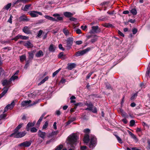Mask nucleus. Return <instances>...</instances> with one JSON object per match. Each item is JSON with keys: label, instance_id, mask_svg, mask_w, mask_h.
<instances>
[{"label": "nucleus", "instance_id": "9", "mask_svg": "<svg viewBox=\"0 0 150 150\" xmlns=\"http://www.w3.org/2000/svg\"><path fill=\"white\" fill-rule=\"evenodd\" d=\"M28 14L32 17H36L38 16V15H42V13L36 11H31L28 12Z\"/></svg>", "mask_w": 150, "mask_h": 150}, {"label": "nucleus", "instance_id": "56", "mask_svg": "<svg viewBox=\"0 0 150 150\" xmlns=\"http://www.w3.org/2000/svg\"><path fill=\"white\" fill-rule=\"evenodd\" d=\"M118 34L120 35L122 37H124V34L122 32H121L120 31L118 30Z\"/></svg>", "mask_w": 150, "mask_h": 150}, {"label": "nucleus", "instance_id": "10", "mask_svg": "<svg viewBox=\"0 0 150 150\" xmlns=\"http://www.w3.org/2000/svg\"><path fill=\"white\" fill-rule=\"evenodd\" d=\"M31 144V141H26L18 144L20 147H28L30 146Z\"/></svg>", "mask_w": 150, "mask_h": 150}, {"label": "nucleus", "instance_id": "53", "mask_svg": "<svg viewBox=\"0 0 150 150\" xmlns=\"http://www.w3.org/2000/svg\"><path fill=\"white\" fill-rule=\"evenodd\" d=\"M58 47L60 49L63 51H64V49L62 47V45L61 44H60L59 45Z\"/></svg>", "mask_w": 150, "mask_h": 150}, {"label": "nucleus", "instance_id": "63", "mask_svg": "<svg viewBox=\"0 0 150 150\" xmlns=\"http://www.w3.org/2000/svg\"><path fill=\"white\" fill-rule=\"evenodd\" d=\"M81 28L83 30H85L86 29L87 26L86 25H85L84 26L82 25Z\"/></svg>", "mask_w": 150, "mask_h": 150}, {"label": "nucleus", "instance_id": "59", "mask_svg": "<svg viewBox=\"0 0 150 150\" xmlns=\"http://www.w3.org/2000/svg\"><path fill=\"white\" fill-rule=\"evenodd\" d=\"M76 19L73 17H71L69 18V20L71 21H75L76 20Z\"/></svg>", "mask_w": 150, "mask_h": 150}, {"label": "nucleus", "instance_id": "25", "mask_svg": "<svg viewBox=\"0 0 150 150\" xmlns=\"http://www.w3.org/2000/svg\"><path fill=\"white\" fill-rule=\"evenodd\" d=\"M8 105H9V106H8V109H12L14 107V105H15V103L14 102V101H12L11 103V104H8Z\"/></svg>", "mask_w": 150, "mask_h": 150}, {"label": "nucleus", "instance_id": "38", "mask_svg": "<svg viewBox=\"0 0 150 150\" xmlns=\"http://www.w3.org/2000/svg\"><path fill=\"white\" fill-rule=\"evenodd\" d=\"M63 146L62 144H60L57 146L55 150H61Z\"/></svg>", "mask_w": 150, "mask_h": 150}, {"label": "nucleus", "instance_id": "50", "mask_svg": "<svg viewBox=\"0 0 150 150\" xmlns=\"http://www.w3.org/2000/svg\"><path fill=\"white\" fill-rule=\"evenodd\" d=\"M13 18V16L12 15H11L10 17V18L8 19V22L10 23H12V18Z\"/></svg>", "mask_w": 150, "mask_h": 150}, {"label": "nucleus", "instance_id": "27", "mask_svg": "<svg viewBox=\"0 0 150 150\" xmlns=\"http://www.w3.org/2000/svg\"><path fill=\"white\" fill-rule=\"evenodd\" d=\"M49 51L52 52H54L55 50L54 48V45L52 44L50 45L49 47Z\"/></svg>", "mask_w": 150, "mask_h": 150}, {"label": "nucleus", "instance_id": "33", "mask_svg": "<svg viewBox=\"0 0 150 150\" xmlns=\"http://www.w3.org/2000/svg\"><path fill=\"white\" fill-rule=\"evenodd\" d=\"M6 116V114H3L0 115V124L1 123V120L4 119Z\"/></svg>", "mask_w": 150, "mask_h": 150}, {"label": "nucleus", "instance_id": "32", "mask_svg": "<svg viewBox=\"0 0 150 150\" xmlns=\"http://www.w3.org/2000/svg\"><path fill=\"white\" fill-rule=\"evenodd\" d=\"M29 1V0H17L16 2L15 3V4H18L20 2H21L23 3H26L27 2H28Z\"/></svg>", "mask_w": 150, "mask_h": 150}, {"label": "nucleus", "instance_id": "8", "mask_svg": "<svg viewBox=\"0 0 150 150\" xmlns=\"http://www.w3.org/2000/svg\"><path fill=\"white\" fill-rule=\"evenodd\" d=\"M19 43L23 45L28 48H31L33 47V44L29 41H26L25 42L21 41L19 42Z\"/></svg>", "mask_w": 150, "mask_h": 150}, {"label": "nucleus", "instance_id": "35", "mask_svg": "<svg viewBox=\"0 0 150 150\" xmlns=\"http://www.w3.org/2000/svg\"><path fill=\"white\" fill-rule=\"evenodd\" d=\"M130 12L132 13L134 15H135L137 14V10L133 8L130 11Z\"/></svg>", "mask_w": 150, "mask_h": 150}, {"label": "nucleus", "instance_id": "14", "mask_svg": "<svg viewBox=\"0 0 150 150\" xmlns=\"http://www.w3.org/2000/svg\"><path fill=\"white\" fill-rule=\"evenodd\" d=\"M53 16L54 17H57V19L55 18V20L54 21H62L63 19L62 17L60 16V15L57 13H55L53 14Z\"/></svg>", "mask_w": 150, "mask_h": 150}, {"label": "nucleus", "instance_id": "3", "mask_svg": "<svg viewBox=\"0 0 150 150\" xmlns=\"http://www.w3.org/2000/svg\"><path fill=\"white\" fill-rule=\"evenodd\" d=\"M84 104L88 107L87 108L85 109L86 110L92 111V112L94 113L97 112L96 108L95 107L93 108V105L91 102L86 101L85 103Z\"/></svg>", "mask_w": 150, "mask_h": 150}, {"label": "nucleus", "instance_id": "22", "mask_svg": "<svg viewBox=\"0 0 150 150\" xmlns=\"http://www.w3.org/2000/svg\"><path fill=\"white\" fill-rule=\"evenodd\" d=\"M43 55V53L42 51L41 50H39L35 54V56L37 57H40Z\"/></svg>", "mask_w": 150, "mask_h": 150}, {"label": "nucleus", "instance_id": "15", "mask_svg": "<svg viewBox=\"0 0 150 150\" xmlns=\"http://www.w3.org/2000/svg\"><path fill=\"white\" fill-rule=\"evenodd\" d=\"M75 14L74 12L71 13L69 12H64V15L67 18H70Z\"/></svg>", "mask_w": 150, "mask_h": 150}, {"label": "nucleus", "instance_id": "1", "mask_svg": "<svg viewBox=\"0 0 150 150\" xmlns=\"http://www.w3.org/2000/svg\"><path fill=\"white\" fill-rule=\"evenodd\" d=\"M83 131L85 133L83 138L84 142L88 143L90 140L89 147L90 148H93L96 146V137L92 134L90 135H88L90 132V130L88 129H84Z\"/></svg>", "mask_w": 150, "mask_h": 150}, {"label": "nucleus", "instance_id": "61", "mask_svg": "<svg viewBox=\"0 0 150 150\" xmlns=\"http://www.w3.org/2000/svg\"><path fill=\"white\" fill-rule=\"evenodd\" d=\"M137 94L136 93H135L131 97V99L133 100L135 98L137 97Z\"/></svg>", "mask_w": 150, "mask_h": 150}, {"label": "nucleus", "instance_id": "57", "mask_svg": "<svg viewBox=\"0 0 150 150\" xmlns=\"http://www.w3.org/2000/svg\"><path fill=\"white\" fill-rule=\"evenodd\" d=\"M92 74L93 72H92L89 73L86 76V79H88L91 77Z\"/></svg>", "mask_w": 150, "mask_h": 150}, {"label": "nucleus", "instance_id": "6", "mask_svg": "<svg viewBox=\"0 0 150 150\" xmlns=\"http://www.w3.org/2000/svg\"><path fill=\"white\" fill-rule=\"evenodd\" d=\"M90 50V47H88L82 50L78 51L76 53L75 56L76 57H79L83 55L89 51Z\"/></svg>", "mask_w": 150, "mask_h": 150}, {"label": "nucleus", "instance_id": "28", "mask_svg": "<svg viewBox=\"0 0 150 150\" xmlns=\"http://www.w3.org/2000/svg\"><path fill=\"white\" fill-rule=\"evenodd\" d=\"M98 37V36H97V35H94L93 36V38L91 39V42L92 43H93L94 42L96 41L97 40Z\"/></svg>", "mask_w": 150, "mask_h": 150}, {"label": "nucleus", "instance_id": "2", "mask_svg": "<svg viewBox=\"0 0 150 150\" xmlns=\"http://www.w3.org/2000/svg\"><path fill=\"white\" fill-rule=\"evenodd\" d=\"M77 139V136L75 134H72L68 137L67 138L68 142L72 147V149H70L69 150L74 149V146L76 144Z\"/></svg>", "mask_w": 150, "mask_h": 150}, {"label": "nucleus", "instance_id": "23", "mask_svg": "<svg viewBox=\"0 0 150 150\" xmlns=\"http://www.w3.org/2000/svg\"><path fill=\"white\" fill-rule=\"evenodd\" d=\"M58 58H61L62 59H64L65 58V55L64 54L63 52H61L59 54Z\"/></svg>", "mask_w": 150, "mask_h": 150}, {"label": "nucleus", "instance_id": "7", "mask_svg": "<svg viewBox=\"0 0 150 150\" xmlns=\"http://www.w3.org/2000/svg\"><path fill=\"white\" fill-rule=\"evenodd\" d=\"M92 29L90 31L89 33L91 34L97 33L101 31L100 28L98 26H93L91 27Z\"/></svg>", "mask_w": 150, "mask_h": 150}, {"label": "nucleus", "instance_id": "52", "mask_svg": "<svg viewBox=\"0 0 150 150\" xmlns=\"http://www.w3.org/2000/svg\"><path fill=\"white\" fill-rule=\"evenodd\" d=\"M45 22V21L43 19H41L38 21V23H42Z\"/></svg>", "mask_w": 150, "mask_h": 150}, {"label": "nucleus", "instance_id": "26", "mask_svg": "<svg viewBox=\"0 0 150 150\" xmlns=\"http://www.w3.org/2000/svg\"><path fill=\"white\" fill-rule=\"evenodd\" d=\"M103 26L104 27H106L110 28H113L114 27V26L112 24H110V23H105L103 25Z\"/></svg>", "mask_w": 150, "mask_h": 150}, {"label": "nucleus", "instance_id": "64", "mask_svg": "<svg viewBox=\"0 0 150 150\" xmlns=\"http://www.w3.org/2000/svg\"><path fill=\"white\" fill-rule=\"evenodd\" d=\"M106 87L107 89H110V84L109 83H106Z\"/></svg>", "mask_w": 150, "mask_h": 150}, {"label": "nucleus", "instance_id": "21", "mask_svg": "<svg viewBox=\"0 0 150 150\" xmlns=\"http://www.w3.org/2000/svg\"><path fill=\"white\" fill-rule=\"evenodd\" d=\"M11 82V81H10V79L8 81L7 79H6L3 81L2 84L3 86H8L10 84Z\"/></svg>", "mask_w": 150, "mask_h": 150}, {"label": "nucleus", "instance_id": "40", "mask_svg": "<svg viewBox=\"0 0 150 150\" xmlns=\"http://www.w3.org/2000/svg\"><path fill=\"white\" fill-rule=\"evenodd\" d=\"M30 130L31 132L34 133L36 132L37 131L38 129L35 127H33L30 129Z\"/></svg>", "mask_w": 150, "mask_h": 150}, {"label": "nucleus", "instance_id": "16", "mask_svg": "<svg viewBox=\"0 0 150 150\" xmlns=\"http://www.w3.org/2000/svg\"><path fill=\"white\" fill-rule=\"evenodd\" d=\"M23 31L26 34H29L31 33V32L29 28L27 26H25L23 29Z\"/></svg>", "mask_w": 150, "mask_h": 150}, {"label": "nucleus", "instance_id": "36", "mask_svg": "<svg viewBox=\"0 0 150 150\" xmlns=\"http://www.w3.org/2000/svg\"><path fill=\"white\" fill-rule=\"evenodd\" d=\"M18 78V77L16 76L13 75L12 76L10 79V81H14V80L17 79Z\"/></svg>", "mask_w": 150, "mask_h": 150}, {"label": "nucleus", "instance_id": "55", "mask_svg": "<svg viewBox=\"0 0 150 150\" xmlns=\"http://www.w3.org/2000/svg\"><path fill=\"white\" fill-rule=\"evenodd\" d=\"M76 43L77 45H80L82 44V42L81 40L77 41L76 42Z\"/></svg>", "mask_w": 150, "mask_h": 150}, {"label": "nucleus", "instance_id": "24", "mask_svg": "<svg viewBox=\"0 0 150 150\" xmlns=\"http://www.w3.org/2000/svg\"><path fill=\"white\" fill-rule=\"evenodd\" d=\"M19 19L21 21H28L29 20V19L27 18L24 16H21L19 18Z\"/></svg>", "mask_w": 150, "mask_h": 150}, {"label": "nucleus", "instance_id": "31", "mask_svg": "<svg viewBox=\"0 0 150 150\" xmlns=\"http://www.w3.org/2000/svg\"><path fill=\"white\" fill-rule=\"evenodd\" d=\"M23 124H21L19 125L14 130V132H18V130L22 126Z\"/></svg>", "mask_w": 150, "mask_h": 150}, {"label": "nucleus", "instance_id": "4", "mask_svg": "<svg viewBox=\"0 0 150 150\" xmlns=\"http://www.w3.org/2000/svg\"><path fill=\"white\" fill-rule=\"evenodd\" d=\"M26 134L25 131L21 132H14V133L10 135V137H14L15 138H21L24 137Z\"/></svg>", "mask_w": 150, "mask_h": 150}, {"label": "nucleus", "instance_id": "11", "mask_svg": "<svg viewBox=\"0 0 150 150\" xmlns=\"http://www.w3.org/2000/svg\"><path fill=\"white\" fill-rule=\"evenodd\" d=\"M73 41V38L69 37L68 38L67 40V46L69 47L71 46L72 45Z\"/></svg>", "mask_w": 150, "mask_h": 150}, {"label": "nucleus", "instance_id": "17", "mask_svg": "<svg viewBox=\"0 0 150 150\" xmlns=\"http://www.w3.org/2000/svg\"><path fill=\"white\" fill-rule=\"evenodd\" d=\"M46 135V133L45 132H42L40 130H39L38 132V135L42 139L45 138Z\"/></svg>", "mask_w": 150, "mask_h": 150}, {"label": "nucleus", "instance_id": "5", "mask_svg": "<svg viewBox=\"0 0 150 150\" xmlns=\"http://www.w3.org/2000/svg\"><path fill=\"white\" fill-rule=\"evenodd\" d=\"M31 102V100L23 101L21 103L22 106L24 107L28 105L29 106H33L38 103V101H36L33 102V103L30 104Z\"/></svg>", "mask_w": 150, "mask_h": 150}, {"label": "nucleus", "instance_id": "44", "mask_svg": "<svg viewBox=\"0 0 150 150\" xmlns=\"http://www.w3.org/2000/svg\"><path fill=\"white\" fill-rule=\"evenodd\" d=\"M58 133L57 131H55L52 132L50 134L49 136H52L53 135L57 134Z\"/></svg>", "mask_w": 150, "mask_h": 150}, {"label": "nucleus", "instance_id": "29", "mask_svg": "<svg viewBox=\"0 0 150 150\" xmlns=\"http://www.w3.org/2000/svg\"><path fill=\"white\" fill-rule=\"evenodd\" d=\"M26 56L25 55H22L20 56V59L21 62H23L26 59Z\"/></svg>", "mask_w": 150, "mask_h": 150}, {"label": "nucleus", "instance_id": "62", "mask_svg": "<svg viewBox=\"0 0 150 150\" xmlns=\"http://www.w3.org/2000/svg\"><path fill=\"white\" fill-rule=\"evenodd\" d=\"M56 122H55L53 125V128L54 129L56 130L57 129V126H56Z\"/></svg>", "mask_w": 150, "mask_h": 150}, {"label": "nucleus", "instance_id": "49", "mask_svg": "<svg viewBox=\"0 0 150 150\" xmlns=\"http://www.w3.org/2000/svg\"><path fill=\"white\" fill-rule=\"evenodd\" d=\"M30 63V62L29 60L26 61V63L24 66V68L26 69L29 66V64Z\"/></svg>", "mask_w": 150, "mask_h": 150}, {"label": "nucleus", "instance_id": "13", "mask_svg": "<svg viewBox=\"0 0 150 150\" xmlns=\"http://www.w3.org/2000/svg\"><path fill=\"white\" fill-rule=\"evenodd\" d=\"M36 50H34L31 52H28V57L29 61L30 60L32 59L33 58L34 54Z\"/></svg>", "mask_w": 150, "mask_h": 150}, {"label": "nucleus", "instance_id": "34", "mask_svg": "<svg viewBox=\"0 0 150 150\" xmlns=\"http://www.w3.org/2000/svg\"><path fill=\"white\" fill-rule=\"evenodd\" d=\"M31 5V4H29L26 5L25 6V7L24 8L23 10L25 11H27L29 7H30Z\"/></svg>", "mask_w": 150, "mask_h": 150}, {"label": "nucleus", "instance_id": "30", "mask_svg": "<svg viewBox=\"0 0 150 150\" xmlns=\"http://www.w3.org/2000/svg\"><path fill=\"white\" fill-rule=\"evenodd\" d=\"M48 20H50L52 21H55V18L49 16L47 15H46L44 16Z\"/></svg>", "mask_w": 150, "mask_h": 150}, {"label": "nucleus", "instance_id": "45", "mask_svg": "<svg viewBox=\"0 0 150 150\" xmlns=\"http://www.w3.org/2000/svg\"><path fill=\"white\" fill-rule=\"evenodd\" d=\"M43 118L42 117H40L39 119L38 120V121L37 123V125H39L40 124V123L42 121Z\"/></svg>", "mask_w": 150, "mask_h": 150}, {"label": "nucleus", "instance_id": "47", "mask_svg": "<svg viewBox=\"0 0 150 150\" xmlns=\"http://www.w3.org/2000/svg\"><path fill=\"white\" fill-rule=\"evenodd\" d=\"M130 125L131 126H133L134 125L135 122L134 120H132L130 121Z\"/></svg>", "mask_w": 150, "mask_h": 150}, {"label": "nucleus", "instance_id": "19", "mask_svg": "<svg viewBox=\"0 0 150 150\" xmlns=\"http://www.w3.org/2000/svg\"><path fill=\"white\" fill-rule=\"evenodd\" d=\"M62 31L64 33L65 36H67L70 35L71 34L69 30L66 28H64L63 29Z\"/></svg>", "mask_w": 150, "mask_h": 150}, {"label": "nucleus", "instance_id": "60", "mask_svg": "<svg viewBox=\"0 0 150 150\" xmlns=\"http://www.w3.org/2000/svg\"><path fill=\"white\" fill-rule=\"evenodd\" d=\"M9 105H7L6 107L5 108H4V112H7L8 110V109L7 108H8V106H9Z\"/></svg>", "mask_w": 150, "mask_h": 150}, {"label": "nucleus", "instance_id": "20", "mask_svg": "<svg viewBox=\"0 0 150 150\" xmlns=\"http://www.w3.org/2000/svg\"><path fill=\"white\" fill-rule=\"evenodd\" d=\"M76 64L74 63H69L68 64L67 68L71 70L75 67Z\"/></svg>", "mask_w": 150, "mask_h": 150}, {"label": "nucleus", "instance_id": "42", "mask_svg": "<svg viewBox=\"0 0 150 150\" xmlns=\"http://www.w3.org/2000/svg\"><path fill=\"white\" fill-rule=\"evenodd\" d=\"M48 122L47 121L46 122H45V124L43 125V127H42V129H46L47 127H48Z\"/></svg>", "mask_w": 150, "mask_h": 150}, {"label": "nucleus", "instance_id": "51", "mask_svg": "<svg viewBox=\"0 0 150 150\" xmlns=\"http://www.w3.org/2000/svg\"><path fill=\"white\" fill-rule=\"evenodd\" d=\"M150 74V67L149 68H148L147 69V71L146 72V76L147 75V76H149V75Z\"/></svg>", "mask_w": 150, "mask_h": 150}, {"label": "nucleus", "instance_id": "48", "mask_svg": "<svg viewBox=\"0 0 150 150\" xmlns=\"http://www.w3.org/2000/svg\"><path fill=\"white\" fill-rule=\"evenodd\" d=\"M129 134L130 135L132 138L133 139L136 136L134 134L131 132H129Z\"/></svg>", "mask_w": 150, "mask_h": 150}, {"label": "nucleus", "instance_id": "54", "mask_svg": "<svg viewBox=\"0 0 150 150\" xmlns=\"http://www.w3.org/2000/svg\"><path fill=\"white\" fill-rule=\"evenodd\" d=\"M133 33V34H135L136 33L137 31V30L136 28H134L132 30Z\"/></svg>", "mask_w": 150, "mask_h": 150}, {"label": "nucleus", "instance_id": "43", "mask_svg": "<svg viewBox=\"0 0 150 150\" xmlns=\"http://www.w3.org/2000/svg\"><path fill=\"white\" fill-rule=\"evenodd\" d=\"M115 137H116L118 141L120 143H121L122 142V140L117 135H115Z\"/></svg>", "mask_w": 150, "mask_h": 150}, {"label": "nucleus", "instance_id": "41", "mask_svg": "<svg viewBox=\"0 0 150 150\" xmlns=\"http://www.w3.org/2000/svg\"><path fill=\"white\" fill-rule=\"evenodd\" d=\"M43 32V31L42 30H40L38 33L37 37H38V38H40L41 35H42Z\"/></svg>", "mask_w": 150, "mask_h": 150}, {"label": "nucleus", "instance_id": "18", "mask_svg": "<svg viewBox=\"0 0 150 150\" xmlns=\"http://www.w3.org/2000/svg\"><path fill=\"white\" fill-rule=\"evenodd\" d=\"M8 88L6 87H5L3 89L4 91L0 95V98L2 97L6 93L8 90Z\"/></svg>", "mask_w": 150, "mask_h": 150}, {"label": "nucleus", "instance_id": "37", "mask_svg": "<svg viewBox=\"0 0 150 150\" xmlns=\"http://www.w3.org/2000/svg\"><path fill=\"white\" fill-rule=\"evenodd\" d=\"M11 3H9L7 4L5 6L4 8L6 10H8L9 8H10L11 6Z\"/></svg>", "mask_w": 150, "mask_h": 150}, {"label": "nucleus", "instance_id": "58", "mask_svg": "<svg viewBox=\"0 0 150 150\" xmlns=\"http://www.w3.org/2000/svg\"><path fill=\"white\" fill-rule=\"evenodd\" d=\"M28 37L22 35L21 39L23 40H28Z\"/></svg>", "mask_w": 150, "mask_h": 150}, {"label": "nucleus", "instance_id": "12", "mask_svg": "<svg viewBox=\"0 0 150 150\" xmlns=\"http://www.w3.org/2000/svg\"><path fill=\"white\" fill-rule=\"evenodd\" d=\"M36 123L35 121H34L33 123L29 122L27 125L26 127V129L27 131L30 130V128L33 126Z\"/></svg>", "mask_w": 150, "mask_h": 150}, {"label": "nucleus", "instance_id": "46", "mask_svg": "<svg viewBox=\"0 0 150 150\" xmlns=\"http://www.w3.org/2000/svg\"><path fill=\"white\" fill-rule=\"evenodd\" d=\"M147 143L148 145L146 147V149L147 150H150V140H148Z\"/></svg>", "mask_w": 150, "mask_h": 150}, {"label": "nucleus", "instance_id": "39", "mask_svg": "<svg viewBox=\"0 0 150 150\" xmlns=\"http://www.w3.org/2000/svg\"><path fill=\"white\" fill-rule=\"evenodd\" d=\"M61 69L59 68L58 70L56 71H55L52 74V77H54L59 72V71L61 70Z\"/></svg>", "mask_w": 150, "mask_h": 150}]
</instances>
